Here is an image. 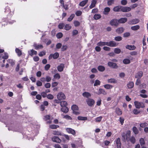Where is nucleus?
<instances>
[{"instance_id":"38","label":"nucleus","mask_w":148,"mask_h":148,"mask_svg":"<svg viewBox=\"0 0 148 148\" xmlns=\"http://www.w3.org/2000/svg\"><path fill=\"white\" fill-rule=\"evenodd\" d=\"M71 109L73 111L77 110L78 109V108L77 106L76 105H73L71 107Z\"/></svg>"},{"instance_id":"45","label":"nucleus","mask_w":148,"mask_h":148,"mask_svg":"<svg viewBox=\"0 0 148 148\" xmlns=\"http://www.w3.org/2000/svg\"><path fill=\"white\" fill-rule=\"evenodd\" d=\"M53 134L54 135H61V133L59 131H54L53 132Z\"/></svg>"},{"instance_id":"46","label":"nucleus","mask_w":148,"mask_h":148,"mask_svg":"<svg viewBox=\"0 0 148 148\" xmlns=\"http://www.w3.org/2000/svg\"><path fill=\"white\" fill-rule=\"evenodd\" d=\"M121 52V49L119 48H116L114 49V52L116 54H119Z\"/></svg>"},{"instance_id":"48","label":"nucleus","mask_w":148,"mask_h":148,"mask_svg":"<svg viewBox=\"0 0 148 148\" xmlns=\"http://www.w3.org/2000/svg\"><path fill=\"white\" fill-rule=\"evenodd\" d=\"M8 57V54L7 53H5L2 54V58L3 59H7Z\"/></svg>"},{"instance_id":"6","label":"nucleus","mask_w":148,"mask_h":148,"mask_svg":"<svg viewBox=\"0 0 148 148\" xmlns=\"http://www.w3.org/2000/svg\"><path fill=\"white\" fill-rule=\"evenodd\" d=\"M66 130L68 133L71 134L73 136L75 135L76 132L74 130L70 128H67Z\"/></svg>"},{"instance_id":"25","label":"nucleus","mask_w":148,"mask_h":148,"mask_svg":"<svg viewBox=\"0 0 148 148\" xmlns=\"http://www.w3.org/2000/svg\"><path fill=\"white\" fill-rule=\"evenodd\" d=\"M28 53L31 56H32L33 55H36L37 53V52L36 51L32 49L30 51H29Z\"/></svg>"},{"instance_id":"40","label":"nucleus","mask_w":148,"mask_h":148,"mask_svg":"<svg viewBox=\"0 0 148 148\" xmlns=\"http://www.w3.org/2000/svg\"><path fill=\"white\" fill-rule=\"evenodd\" d=\"M60 105L62 107H66L67 105V103L66 101H62L60 102Z\"/></svg>"},{"instance_id":"8","label":"nucleus","mask_w":148,"mask_h":148,"mask_svg":"<svg viewBox=\"0 0 148 148\" xmlns=\"http://www.w3.org/2000/svg\"><path fill=\"white\" fill-rule=\"evenodd\" d=\"M109 66L113 68H116L118 66L116 64L111 62H109L108 63Z\"/></svg>"},{"instance_id":"10","label":"nucleus","mask_w":148,"mask_h":148,"mask_svg":"<svg viewBox=\"0 0 148 148\" xmlns=\"http://www.w3.org/2000/svg\"><path fill=\"white\" fill-rule=\"evenodd\" d=\"M44 119L45 121L49 120V121L47 122V123L50 124L52 122V121L51 119L50 116L49 115L45 116H44Z\"/></svg>"},{"instance_id":"47","label":"nucleus","mask_w":148,"mask_h":148,"mask_svg":"<svg viewBox=\"0 0 148 148\" xmlns=\"http://www.w3.org/2000/svg\"><path fill=\"white\" fill-rule=\"evenodd\" d=\"M59 127V126L55 125H49V127L52 129H56Z\"/></svg>"},{"instance_id":"21","label":"nucleus","mask_w":148,"mask_h":148,"mask_svg":"<svg viewBox=\"0 0 148 148\" xmlns=\"http://www.w3.org/2000/svg\"><path fill=\"white\" fill-rule=\"evenodd\" d=\"M108 42H103L100 41L97 43V45L98 46H103L105 45L108 46Z\"/></svg>"},{"instance_id":"32","label":"nucleus","mask_w":148,"mask_h":148,"mask_svg":"<svg viewBox=\"0 0 148 148\" xmlns=\"http://www.w3.org/2000/svg\"><path fill=\"white\" fill-rule=\"evenodd\" d=\"M15 52L17 54L18 56H20L22 55L21 51L18 48L16 49Z\"/></svg>"},{"instance_id":"50","label":"nucleus","mask_w":148,"mask_h":148,"mask_svg":"<svg viewBox=\"0 0 148 148\" xmlns=\"http://www.w3.org/2000/svg\"><path fill=\"white\" fill-rule=\"evenodd\" d=\"M148 125V124L146 122L144 123H140V126L142 128L145 127Z\"/></svg>"},{"instance_id":"31","label":"nucleus","mask_w":148,"mask_h":148,"mask_svg":"<svg viewBox=\"0 0 148 148\" xmlns=\"http://www.w3.org/2000/svg\"><path fill=\"white\" fill-rule=\"evenodd\" d=\"M108 82L110 83H114L116 82V80L114 78L108 79Z\"/></svg>"},{"instance_id":"59","label":"nucleus","mask_w":148,"mask_h":148,"mask_svg":"<svg viewBox=\"0 0 148 148\" xmlns=\"http://www.w3.org/2000/svg\"><path fill=\"white\" fill-rule=\"evenodd\" d=\"M132 112L133 113L135 114H137L140 112L139 111L136 109H134Z\"/></svg>"},{"instance_id":"16","label":"nucleus","mask_w":148,"mask_h":148,"mask_svg":"<svg viewBox=\"0 0 148 148\" xmlns=\"http://www.w3.org/2000/svg\"><path fill=\"white\" fill-rule=\"evenodd\" d=\"M64 67V64H61L58 66V71L60 72L62 71L63 70Z\"/></svg>"},{"instance_id":"2","label":"nucleus","mask_w":148,"mask_h":148,"mask_svg":"<svg viewBox=\"0 0 148 148\" xmlns=\"http://www.w3.org/2000/svg\"><path fill=\"white\" fill-rule=\"evenodd\" d=\"M86 101L87 105L90 107L93 106L95 103V100L92 98H88Z\"/></svg>"},{"instance_id":"39","label":"nucleus","mask_w":148,"mask_h":148,"mask_svg":"<svg viewBox=\"0 0 148 148\" xmlns=\"http://www.w3.org/2000/svg\"><path fill=\"white\" fill-rule=\"evenodd\" d=\"M123 62L124 64H129L130 62V61L129 59L125 58L123 60Z\"/></svg>"},{"instance_id":"36","label":"nucleus","mask_w":148,"mask_h":148,"mask_svg":"<svg viewBox=\"0 0 148 148\" xmlns=\"http://www.w3.org/2000/svg\"><path fill=\"white\" fill-rule=\"evenodd\" d=\"M104 87L105 88L109 89L112 88L113 87V86L110 84H107L105 85Z\"/></svg>"},{"instance_id":"30","label":"nucleus","mask_w":148,"mask_h":148,"mask_svg":"<svg viewBox=\"0 0 148 148\" xmlns=\"http://www.w3.org/2000/svg\"><path fill=\"white\" fill-rule=\"evenodd\" d=\"M61 111L64 113H67L69 111V109L66 107H62L61 108Z\"/></svg>"},{"instance_id":"41","label":"nucleus","mask_w":148,"mask_h":148,"mask_svg":"<svg viewBox=\"0 0 148 148\" xmlns=\"http://www.w3.org/2000/svg\"><path fill=\"white\" fill-rule=\"evenodd\" d=\"M78 119L79 120H87V118L85 117H83L82 116H79L78 117Z\"/></svg>"},{"instance_id":"29","label":"nucleus","mask_w":148,"mask_h":148,"mask_svg":"<svg viewBox=\"0 0 148 148\" xmlns=\"http://www.w3.org/2000/svg\"><path fill=\"white\" fill-rule=\"evenodd\" d=\"M124 31V29L122 27H119L116 30V32L118 34L122 33Z\"/></svg>"},{"instance_id":"57","label":"nucleus","mask_w":148,"mask_h":148,"mask_svg":"<svg viewBox=\"0 0 148 148\" xmlns=\"http://www.w3.org/2000/svg\"><path fill=\"white\" fill-rule=\"evenodd\" d=\"M47 97L48 99H52L54 98L53 96L51 94H49L48 95H47Z\"/></svg>"},{"instance_id":"54","label":"nucleus","mask_w":148,"mask_h":148,"mask_svg":"<svg viewBox=\"0 0 148 148\" xmlns=\"http://www.w3.org/2000/svg\"><path fill=\"white\" fill-rule=\"evenodd\" d=\"M102 117L101 116H100L97 117L95 119V120L96 122H100L102 119Z\"/></svg>"},{"instance_id":"63","label":"nucleus","mask_w":148,"mask_h":148,"mask_svg":"<svg viewBox=\"0 0 148 148\" xmlns=\"http://www.w3.org/2000/svg\"><path fill=\"white\" fill-rule=\"evenodd\" d=\"M46 52L45 51H42L41 52H40L39 54V56H40L42 57L43 56L45 55Z\"/></svg>"},{"instance_id":"56","label":"nucleus","mask_w":148,"mask_h":148,"mask_svg":"<svg viewBox=\"0 0 148 148\" xmlns=\"http://www.w3.org/2000/svg\"><path fill=\"white\" fill-rule=\"evenodd\" d=\"M54 77L55 79H59L60 78V76L59 73H57L54 75Z\"/></svg>"},{"instance_id":"22","label":"nucleus","mask_w":148,"mask_h":148,"mask_svg":"<svg viewBox=\"0 0 148 148\" xmlns=\"http://www.w3.org/2000/svg\"><path fill=\"white\" fill-rule=\"evenodd\" d=\"M116 143L117 145V148H121V143L120 139L119 138L116 139Z\"/></svg>"},{"instance_id":"52","label":"nucleus","mask_w":148,"mask_h":148,"mask_svg":"<svg viewBox=\"0 0 148 148\" xmlns=\"http://www.w3.org/2000/svg\"><path fill=\"white\" fill-rule=\"evenodd\" d=\"M141 146H143L145 144V142L144 139L141 138L139 140Z\"/></svg>"},{"instance_id":"7","label":"nucleus","mask_w":148,"mask_h":148,"mask_svg":"<svg viewBox=\"0 0 148 148\" xmlns=\"http://www.w3.org/2000/svg\"><path fill=\"white\" fill-rule=\"evenodd\" d=\"M131 8L130 7H123L121 6V11L123 12H127L130 11Z\"/></svg>"},{"instance_id":"4","label":"nucleus","mask_w":148,"mask_h":148,"mask_svg":"<svg viewBox=\"0 0 148 148\" xmlns=\"http://www.w3.org/2000/svg\"><path fill=\"white\" fill-rule=\"evenodd\" d=\"M5 12L8 18L10 17L13 14V12H11L10 11V8L8 7H7L5 9Z\"/></svg>"},{"instance_id":"27","label":"nucleus","mask_w":148,"mask_h":148,"mask_svg":"<svg viewBox=\"0 0 148 148\" xmlns=\"http://www.w3.org/2000/svg\"><path fill=\"white\" fill-rule=\"evenodd\" d=\"M8 130H12L13 131L16 132L18 131V129L16 128V127L13 126H11L9 127L8 128Z\"/></svg>"},{"instance_id":"35","label":"nucleus","mask_w":148,"mask_h":148,"mask_svg":"<svg viewBox=\"0 0 148 148\" xmlns=\"http://www.w3.org/2000/svg\"><path fill=\"white\" fill-rule=\"evenodd\" d=\"M140 28V26L138 25H136L131 27V29L133 30L136 31L137 30Z\"/></svg>"},{"instance_id":"42","label":"nucleus","mask_w":148,"mask_h":148,"mask_svg":"<svg viewBox=\"0 0 148 148\" xmlns=\"http://www.w3.org/2000/svg\"><path fill=\"white\" fill-rule=\"evenodd\" d=\"M101 17V16L99 14H96L94 16V18L95 20H97L100 18Z\"/></svg>"},{"instance_id":"53","label":"nucleus","mask_w":148,"mask_h":148,"mask_svg":"<svg viewBox=\"0 0 148 148\" xmlns=\"http://www.w3.org/2000/svg\"><path fill=\"white\" fill-rule=\"evenodd\" d=\"M53 58L54 59H56L58 58L59 56V54L58 53L56 52L53 54Z\"/></svg>"},{"instance_id":"28","label":"nucleus","mask_w":148,"mask_h":148,"mask_svg":"<svg viewBox=\"0 0 148 148\" xmlns=\"http://www.w3.org/2000/svg\"><path fill=\"white\" fill-rule=\"evenodd\" d=\"M127 86L128 88H132L134 87V83L132 82H130L127 84Z\"/></svg>"},{"instance_id":"1","label":"nucleus","mask_w":148,"mask_h":148,"mask_svg":"<svg viewBox=\"0 0 148 148\" xmlns=\"http://www.w3.org/2000/svg\"><path fill=\"white\" fill-rule=\"evenodd\" d=\"M134 103L135 107L136 108L140 109L145 107V104L142 102L136 101L134 102Z\"/></svg>"},{"instance_id":"11","label":"nucleus","mask_w":148,"mask_h":148,"mask_svg":"<svg viewBox=\"0 0 148 148\" xmlns=\"http://www.w3.org/2000/svg\"><path fill=\"white\" fill-rule=\"evenodd\" d=\"M52 140L54 142L58 143H60L61 140L60 139L58 136H55L52 138Z\"/></svg>"},{"instance_id":"49","label":"nucleus","mask_w":148,"mask_h":148,"mask_svg":"<svg viewBox=\"0 0 148 148\" xmlns=\"http://www.w3.org/2000/svg\"><path fill=\"white\" fill-rule=\"evenodd\" d=\"M100 82L99 80L97 79L95 81V83L94 84V86H96L97 85H100Z\"/></svg>"},{"instance_id":"58","label":"nucleus","mask_w":148,"mask_h":148,"mask_svg":"<svg viewBox=\"0 0 148 148\" xmlns=\"http://www.w3.org/2000/svg\"><path fill=\"white\" fill-rule=\"evenodd\" d=\"M114 39L116 41H120L122 40V37L120 36H117L115 37Z\"/></svg>"},{"instance_id":"37","label":"nucleus","mask_w":148,"mask_h":148,"mask_svg":"<svg viewBox=\"0 0 148 148\" xmlns=\"http://www.w3.org/2000/svg\"><path fill=\"white\" fill-rule=\"evenodd\" d=\"M71 28V26L69 24H66L64 27V29L66 30H69Z\"/></svg>"},{"instance_id":"17","label":"nucleus","mask_w":148,"mask_h":148,"mask_svg":"<svg viewBox=\"0 0 148 148\" xmlns=\"http://www.w3.org/2000/svg\"><path fill=\"white\" fill-rule=\"evenodd\" d=\"M119 23H124L126 22L127 21V18H121L119 20Z\"/></svg>"},{"instance_id":"33","label":"nucleus","mask_w":148,"mask_h":148,"mask_svg":"<svg viewBox=\"0 0 148 148\" xmlns=\"http://www.w3.org/2000/svg\"><path fill=\"white\" fill-rule=\"evenodd\" d=\"M98 69L100 71L103 72L105 70V68L103 66L100 65L98 66Z\"/></svg>"},{"instance_id":"64","label":"nucleus","mask_w":148,"mask_h":148,"mask_svg":"<svg viewBox=\"0 0 148 148\" xmlns=\"http://www.w3.org/2000/svg\"><path fill=\"white\" fill-rule=\"evenodd\" d=\"M50 67V65L49 64H47L45 67V69L46 71H48Z\"/></svg>"},{"instance_id":"3","label":"nucleus","mask_w":148,"mask_h":148,"mask_svg":"<svg viewBox=\"0 0 148 148\" xmlns=\"http://www.w3.org/2000/svg\"><path fill=\"white\" fill-rule=\"evenodd\" d=\"M65 97L64 94L62 92H59L57 95V98L59 100L64 99Z\"/></svg>"},{"instance_id":"51","label":"nucleus","mask_w":148,"mask_h":148,"mask_svg":"<svg viewBox=\"0 0 148 148\" xmlns=\"http://www.w3.org/2000/svg\"><path fill=\"white\" fill-rule=\"evenodd\" d=\"M114 0H108V5L110 6L113 4L114 3Z\"/></svg>"},{"instance_id":"5","label":"nucleus","mask_w":148,"mask_h":148,"mask_svg":"<svg viewBox=\"0 0 148 148\" xmlns=\"http://www.w3.org/2000/svg\"><path fill=\"white\" fill-rule=\"evenodd\" d=\"M119 23V21L116 19H113L111 20L110 22V24L111 25L117 26Z\"/></svg>"},{"instance_id":"24","label":"nucleus","mask_w":148,"mask_h":148,"mask_svg":"<svg viewBox=\"0 0 148 148\" xmlns=\"http://www.w3.org/2000/svg\"><path fill=\"white\" fill-rule=\"evenodd\" d=\"M110 8L109 7H106L104 9L103 12V14L105 15H107L110 11Z\"/></svg>"},{"instance_id":"61","label":"nucleus","mask_w":148,"mask_h":148,"mask_svg":"<svg viewBox=\"0 0 148 148\" xmlns=\"http://www.w3.org/2000/svg\"><path fill=\"white\" fill-rule=\"evenodd\" d=\"M74 24L75 27L78 26L80 25V23L77 21H75L74 22Z\"/></svg>"},{"instance_id":"13","label":"nucleus","mask_w":148,"mask_h":148,"mask_svg":"<svg viewBox=\"0 0 148 148\" xmlns=\"http://www.w3.org/2000/svg\"><path fill=\"white\" fill-rule=\"evenodd\" d=\"M82 95L84 97L88 98V99L91 96V94L90 93L87 92H83Z\"/></svg>"},{"instance_id":"12","label":"nucleus","mask_w":148,"mask_h":148,"mask_svg":"<svg viewBox=\"0 0 148 148\" xmlns=\"http://www.w3.org/2000/svg\"><path fill=\"white\" fill-rule=\"evenodd\" d=\"M108 46L110 47H116V44L115 41H110L108 42Z\"/></svg>"},{"instance_id":"34","label":"nucleus","mask_w":148,"mask_h":148,"mask_svg":"<svg viewBox=\"0 0 148 148\" xmlns=\"http://www.w3.org/2000/svg\"><path fill=\"white\" fill-rule=\"evenodd\" d=\"M88 0H85L82 1L79 4V5L82 7H83L88 2Z\"/></svg>"},{"instance_id":"23","label":"nucleus","mask_w":148,"mask_h":148,"mask_svg":"<svg viewBox=\"0 0 148 148\" xmlns=\"http://www.w3.org/2000/svg\"><path fill=\"white\" fill-rule=\"evenodd\" d=\"M97 3V0H92L90 6V8L92 9L95 7Z\"/></svg>"},{"instance_id":"55","label":"nucleus","mask_w":148,"mask_h":148,"mask_svg":"<svg viewBox=\"0 0 148 148\" xmlns=\"http://www.w3.org/2000/svg\"><path fill=\"white\" fill-rule=\"evenodd\" d=\"M63 36V34L62 33L59 32L56 35V37L58 38H61Z\"/></svg>"},{"instance_id":"9","label":"nucleus","mask_w":148,"mask_h":148,"mask_svg":"<svg viewBox=\"0 0 148 148\" xmlns=\"http://www.w3.org/2000/svg\"><path fill=\"white\" fill-rule=\"evenodd\" d=\"M139 22V20L138 19L135 18L133 19L132 20L129 21L128 22V23L129 24L133 25Z\"/></svg>"},{"instance_id":"20","label":"nucleus","mask_w":148,"mask_h":148,"mask_svg":"<svg viewBox=\"0 0 148 148\" xmlns=\"http://www.w3.org/2000/svg\"><path fill=\"white\" fill-rule=\"evenodd\" d=\"M34 46L35 47V49H42L43 48V46L41 44H38L36 43H34Z\"/></svg>"},{"instance_id":"15","label":"nucleus","mask_w":148,"mask_h":148,"mask_svg":"<svg viewBox=\"0 0 148 148\" xmlns=\"http://www.w3.org/2000/svg\"><path fill=\"white\" fill-rule=\"evenodd\" d=\"M125 47L127 49L131 50H134L136 48V47L134 45H127Z\"/></svg>"},{"instance_id":"43","label":"nucleus","mask_w":148,"mask_h":148,"mask_svg":"<svg viewBox=\"0 0 148 148\" xmlns=\"http://www.w3.org/2000/svg\"><path fill=\"white\" fill-rule=\"evenodd\" d=\"M75 16V14H72L71 15L70 17L68 18L67 21H68L70 22L73 19V18H74V17Z\"/></svg>"},{"instance_id":"14","label":"nucleus","mask_w":148,"mask_h":148,"mask_svg":"<svg viewBox=\"0 0 148 148\" xmlns=\"http://www.w3.org/2000/svg\"><path fill=\"white\" fill-rule=\"evenodd\" d=\"M121 6L118 5L114 7L113 8V10L116 12H118L121 11Z\"/></svg>"},{"instance_id":"62","label":"nucleus","mask_w":148,"mask_h":148,"mask_svg":"<svg viewBox=\"0 0 148 148\" xmlns=\"http://www.w3.org/2000/svg\"><path fill=\"white\" fill-rule=\"evenodd\" d=\"M82 12L81 11H77L75 12V14L77 16H79L81 15Z\"/></svg>"},{"instance_id":"60","label":"nucleus","mask_w":148,"mask_h":148,"mask_svg":"<svg viewBox=\"0 0 148 148\" xmlns=\"http://www.w3.org/2000/svg\"><path fill=\"white\" fill-rule=\"evenodd\" d=\"M64 25L63 23H60L58 25V27L60 29H62L63 28Z\"/></svg>"},{"instance_id":"19","label":"nucleus","mask_w":148,"mask_h":148,"mask_svg":"<svg viewBox=\"0 0 148 148\" xmlns=\"http://www.w3.org/2000/svg\"><path fill=\"white\" fill-rule=\"evenodd\" d=\"M143 72L142 71L138 72L135 75V77L136 78H140L143 76Z\"/></svg>"},{"instance_id":"44","label":"nucleus","mask_w":148,"mask_h":148,"mask_svg":"<svg viewBox=\"0 0 148 148\" xmlns=\"http://www.w3.org/2000/svg\"><path fill=\"white\" fill-rule=\"evenodd\" d=\"M132 130L135 134H137L138 133V131L136 127H134L132 128Z\"/></svg>"},{"instance_id":"18","label":"nucleus","mask_w":148,"mask_h":148,"mask_svg":"<svg viewBox=\"0 0 148 148\" xmlns=\"http://www.w3.org/2000/svg\"><path fill=\"white\" fill-rule=\"evenodd\" d=\"M96 93L98 95L103 94L104 95H105L106 94V92L105 91L104 89L101 88H99L98 93Z\"/></svg>"},{"instance_id":"26","label":"nucleus","mask_w":148,"mask_h":148,"mask_svg":"<svg viewBox=\"0 0 148 148\" xmlns=\"http://www.w3.org/2000/svg\"><path fill=\"white\" fill-rule=\"evenodd\" d=\"M115 112L117 115H120L122 114V111L118 108H116Z\"/></svg>"}]
</instances>
